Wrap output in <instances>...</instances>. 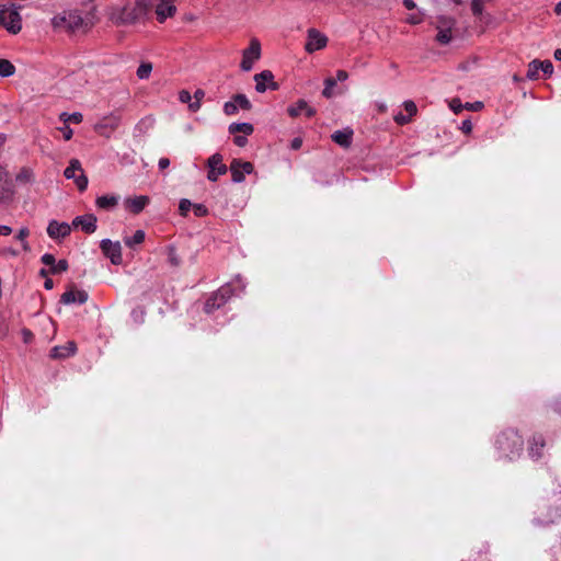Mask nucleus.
Instances as JSON below:
<instances>
[{"label":"nucleus","instance_id":"f257e3e1","mask_svg":"<svg viewBox=\"0 0 561 561\" xmlns=\"http://www.w3.org/2000/svg\"><path fill=\"white\" fill-rule=\"evenodd\" d=\"M151 9L152 3L148 0H135L133 4L114 9L110 19L115 25H131L145 20Z\"/></svg>","mask_w":561,"mask_h":561},{"label":"nucleus","instance_id":"f03ea898","mask_svg":"<svg viewBox=\"0 0 561 561\" xmlns=\"http://www.w3.org/2000/svg\"><path fill=\"white\" fill-rule=\"evenodd\" d=\"M245 284L240 276H237L232 282L221 286L216 293H214L205 302V311L210 313L216 309L220 308L227 302V300L237 294L243 291Z\"/></svg>","mask_w":561,"mask_h":561},{"label":"nucleus","instance_id":"7ed1b4c3","mask_svg":"<svg viewBox=\"0 0 561 561\" xmlns=\"http://www.w3.org/2000/svg\"><path fill=\"white\" fill-rule=\"evenodd\" d=\"M51 25L57 32L75 33L84 30L88 24L76 11H65L51 19Z\"/></svg>","mask_w":561,"mask_h":561},{"label":"nucleus","instance_id":"20e7f679","mask_svg":"<svg viewBox=\"0 0 561 561\" xmlns=\"http://www.w3.org/2000/svg\"><path fill=\"white\" fill-rule=\"evenodd\" d=\"M496 445L505 457L513 458L520 454L523 439L516 431L507 430L499 435Z\"/></svg>","mask_w":561,"mask_h":561},{"label":"nucleus","instance_id":"39448f33","mask_svg":"<svg viewBox=\"0 0 561 561\" xmlns=\"http://www.w3.org/2000/svg\"><path fill=\"white\" fill-rule=\"evenodd\" d=\"M20 7L14 4L0 5V25L10 34H18L22 30V18L19 12Z\"/></svg>","mask_w":561,"mask_h":561},{"label":"nucleus","instance_id":"423d86ee","mask_svg":"<svg viewBox=\"0 0 561 561\" xmlns=\"http://www.w3.org/2000/svg\"><path fill=\"white\" fill-rule=\"evenodd\" d=\"M122 116L118 112H111L101 117L94 125L93 129L100 136L110 138L119 127Z\"/></svg>","mask_w":561,"mask_h":561},{"label":"nucleus","instance_id":"0eeeda50","mask_svg":"<svg viewBox=\"0 0 561 561\" xmlns=\"http://www.w3.org/2000/svg\"><path fill=\"white\" fill-rule=\"evenodd\" d=\"M456 25V20L450 16L440 15L437 18L436 28L437 35L436 39L440 44H449L453 39V30Z\"/></svg>","mask_w":561,"mask_h":561},{"label":"nucleus","instance_id":"6e6552de","mask_svg":"<svg viewBox=\"0 0 561 561\" xmlns=\"http://www.w3.org/2000/svg\"><path fill=\"white\" fill-rule=\"evenodd\" d=\"M260 57L261 44L256 38H252L249 47L242 53L241 69L243 71H250Z\"/></svg>","mask_w":561,"mask_h":561},{"label":"nucleus","instance_id":"1a4fd4ad","mask_svg":"<svg viewBox=\"0 0 561 561\" xmlns=\"http://www.w3.org/2000/svg\"><path fill=\"white\" fill-rule=\"evenodd\" d=\"M64 174L67 179H72L80 191H84L87 188L88 178L84 175L79 160H70L69 165L65 169Z\"/></svg>","mask_w":561,"mask_h":561},{"label":"nucleus","instance_id":"9d476101","mask_svg":"<svg viewBox=\"0 0 561 561\" xmlns=\"http://www.w3.org/2000/svg\"><path fill=\"white\" fill-rule=\"evenodd\" d=\"M328 44V37L316 28L307 31V42L305 49L307 53L312 54L317 50L323 49Z\"/></svg>","mask_w":561,"mask_h":561},{"label":"nucleus","instance_id":"9b49d317","mask_svg":"<svg viewBox=\"0 0 561 561\" xmlns=\"http://www.w3.org/2000/svg\"><path fill=\"white\" fill-rule=\"evenodd\" d=\"M174 0H148L152 3L157 20L163 23L167 19L172 18L176 13V7L173 4Z\"/></svg>","mask_w":561,"mask_h":561},{"label":"nucleus","instance_id":"f8f14e48","mask_svg":"<svg viewBox=\"0 0 561 561\" xmlns=\"http://www.w3.org/2000/svg\"><path fill=\"white\" fill-rule=\"evenodd\" d=\"M100 248L104 255L108 257L113 264H122V245L118 241L113 242L110 239H104L101 241Z\"/></svg>","mask_w":561,"mask_h":561},{"label":"nucleus","instance_id":"ddd939ff","mask_svg":"<svg viewBox=\"0 0 561 561\" xmlns=\"http://www.w3.org/2000/svg\"><path fill=\"white\" fill-rule=\"evenodd\" d=\"M255 90L259 93H264L267 89L278 90L277 82L274 81V75L271 70H263L254 76Z\"/></svg>","mask_w":561,"mask_h":561},{"label":"nucleus","instance_id":"4468645a","mask_svg":"<svg viewBox=\"0 0 561 561\" xmlns=\"http://www.w3.org/2000/svg\"><path fill=\"white\" fill-rule=\"evenodd\" d=\"M254 168L251 162L241 161L238 159L232 160L230 163V172L232 176V181L234 183H241L244 181L245 174H251Z\"/></svg>","mask_w":561,"mask_h":561},{"label":"nucleus","instance_id":"2eb2a0df","mask_svg":"<svg viewBox=\"0 0 561 561\" xmlns=\"http://www.w3.org/2000/svg\"><path fill=\"white\" fill-rule=\"evenodd\" d=\"M207 165V179L211 182H216L220 175L227 172V167L226 164L222 163V157L219 153H215L211 157H209Z\"/></svg>","mask_w":561,"mask_h":561},{"label":"nucleus","instance_id":"dca6fc26","mask_svg":"<svg viewBox=\"0 0 561 561\" xmlns=\"http://www.w3.org/2000/svg\"><path fill=\"white\" fill-rule=\"evenodd\" d=\"M15 195V190L7 180V171L0 164V204L10 203Z\"/></svg>","mask_w":561,"mask_h":561},{"label":"nucleus","instance_id":"f3484780","mask_svg":"<svg viewBox=\"0 0 561 561\" xmlns=\"http://www.w3.org/2000/svg\"><path fill=\"white\" fill-rule=\"evenodd\" d=\"M89 295L85 290L70 288L61 295L60 301L65 305L78 304L83 305L87 302Z\"/></svg>","mask_w":561,"mask_h":561},{"label":"nucleus","instance_id":"a211bd4d","mask_svg":"<svg viewBox=\"0 0 561 561\" xmlns=\"http://www.w3.org/2000/svg\"><path fill=\"white\" fill-rule=\"evenodd\" d=\"M72 227L80 228L85 233H93L96 229V217L92 214L78 216L72 220Z\"/></svg>","mask_w":561,"mask_h":561},{"label":"nucleus","instance_id":"6ab92c4d","mask_svg":"<svg viewBox=\"0 0 561 561\" xmlns=\"http://www.w3.org/2000/svg\"><path fill=\"white\" fill-rule=\"evenodd\" d=\"M71 231V226L67 222H59L51 220L47 227V233L51 239H59L67 237Z\"/></svg>","mask_w":561,"mask_h":561},{"label":"nucleus","instance_id":"aec40b11","mask_svg":"<svg viewBox=\"0 0 561 561\" xmlns=\"http://www.w3.org/2000/svg\"><path fill=\"white\" fill-rule=\"evenodd\" d=\"M403 108L405 112H408V115L398 113L393 116V121L401 126L409 124L412 117L415 116L417 113L416 104L411 100L403 102Z\"/></svg>","mask_w":561,"mask_h":561},{"label":"nucleus","instance_id":"412c9836","mask_svg":"<svg viewBox=\"0 0 561 561\" xmlns=\"http://www.w3.org/2000/svg\"><path fill=\"white\" fill-rule=\"evenodd\" d=\"M148 204L149 197L146 195L129 197L124 202L126 209L133 214H139Z\"/></svg>","mask_w":561,"mask_h":561},{"label":"nucleus","instance_id":"4be33fe9","mask_svg":"<svg viewBox=\"0 0 561 561\" xmlns=\"http://www.w3.org/2000/svg\"><path fill=\"white\" fill-rule=\"evenodd\" d=\"M287 112L291 117H297L301 114H305L307 117H312L316 114V110L309 106L305 100H299L297 103L289 106Z\"/></svg>","mask_w":561,"mask_h":561},{"label":"nucleus","instance_id":"5701e85b","mask_svg":"<svg viewBox=\"0 0 561 561\" xmlns=\"http://www.w3.org/2000/svg\"><path fill=\"white\" fill-rule=\"evenodd\" d=\"M352 137H353V130L350 128L336 130L332 134V140L335 144H337L344 148H347L351 146Z\"/></svg>","mask_w":561,"mask_h":561},{"label":"nucleus","instance_id":"b1692460","mask_svg":"<svg viewBox=\"0 0 561 561\" xmlns=\"http://www.w3.org/2000/svg\"><path fill=\"white\" fill-rule=\"evenodd\" d=\"M76 353V344L75 342H68L62 346H55L50 351V356L53 358H66Z\"/></svg>","mask_w":561,"mask_h":561},{"label":"nucleus","instance_id":"393cba45","mask_svg":"<svg viewBox=\"0 0 561 561\" xmlns=\"http://www.w3.org/2000/svg\"><path fill=\"white\" fill-rule=\"evenodd\" d=\"M15 181L20 185L33 184L35 182L34 171L28 167H23L15 175Z\"/></svg>","mask_w":561,"mask_h":561},{"label":"nucleus","instance_id":"a878e982","mask_svg":"<svg viewBox=\"0 0 561 561\" xmlns=\"http://www.w3.org/2000/svg\"><path fill=\"white\" fill-rule=\"evenodd\" d=\"M545 447V439L541 436H535L529 445V455L533 458H539Z\"/></svg>","mask_w":561,"mask_h":561},{"label":"nucleus","instance_id":"bb28decb","mask_svg":"<svg viewBox=\"0 0 561 561\" xmlns=\"http://www.w3.org/2000/svg\"><path fill=\"white\" fill-rule=\"evenodd\" d=\"M254 128L250 123H232L229 126V131L231 134L242 133L244 135H251Z\"/></svg>","mask_w":561,"mask_h":561},{"label":"nucleus","instance_id":"cd10ccee","mask_svg":"<svg viewBox=\"0 0 561 561\" xmlns=\"http://www.w3.org/2000/svg\"><path fill=\"white\" fill-rule=\"evenodd\" d=\"M117 203L118 198L116 196L104 195L96 198V205L100 208H111L116 206Z\"/></svg>","mask_w":561,"mask_h":561},{"label":"nucleus","instance_id":"c85d7f7f","mask_svg":"<svg viewBox=\"0 0 561 561\" xmlns=\"http://www.w3.org/2000/svg\"><path fill=\"white\" fill-rule=\"evenodd\" d=\"M145 231L144 230H137L133 237H126L124 239V242L127 247L134 248L137 244H140L145 241Z\"/></svg>","mask_w":561,"mask_h":561},{"label":"nucleus","instance_id":"c756f323","mask_svg":"<svg viewBox=\"0 0 561 561\" xmlns=\"http://www.w3.org/2000/svg\"><path fill=\"white\" fill-rule=\"evenodd\" d=\"M59 119L62 121L66 125L69 123L79 124L82 122L83 116L79 112H75L71 114L64 112L59 115Z\"/></svg>","mask_w":561,"mask_h":561},{"label":"nucleus","instance_id":"7c9ffc66","mask_svg":"<svg viewBox=\"0 0 561 561\" xmlns=\"http://www.w3.org/2000/svg\"><path fill=\"white\" fill-rule=\"evenodd\" d=\"M15 67L13 64L8 59L0 58V76L1 77H10L14 75Z\"/></svg>","mask_w":561,"mask_h":561},{"label":"nucleus","instance_id":"2f4dec72","mask_svg":"<svg viewBox=\"0 0 561 561\" xmlns=\"http://www.w3.org/2000/svg\"><path fill=\"white\" fill-rule=\"evenodd\" d=\"M30 234V230L26 227H23L19 230V232L15 236V239L19 240L22 244V249L24 251H30V244L26 241V238Z\"/></svg>","mask_w":561,"mask_h":561},{"label":"nucleus","instance_id":"473e14b6","mask_svg":"<svg viewBox=\"0 0 561 561\" xmlns=\"http://www.w3.org/2000/svg\"><path fill=\"white\" fill-rule=\"evenodd\" d=\"M152 71V65L150 62H142L137 69V77L140 80L148 79Z\"/></svg>","mask_w":561,"mask_h":561},{"label":"nucleus","instance_id":"72a5a7b5","mask_svg":"<svg viewBox=\"0 0 561 561\" xmlns=\"http://www.w3.org/2000/svg\"><path fill=\"white\" fill-rule=\"evenodd\" d=\"M232 100L238 105V108H242V110H247L248 111L252 106L250 101H249V99L244 94H236L232 98Z\"/></svg>","mask_w":561,"mask_h":561},{"label":"nucleus","instance_id":"f704fd0d","mask_svg":"<svg viewBox=\"0 0 561 561\" xmlns=\"http://www.w3.org/2000/svg\"><path fill=\"white\" fill-rule=\"evenodd\" d=\"M540 61L539 60H533L529 65H528V70H527V78L530 79V80H534L537 78L538 76V71L540 70V66H539Z\"/></svg>","mask_w":561,"mask_h":561},{"label":"nucleus","instance_id":"c9c22d12","mask_svg":"<svg viewBox=\"0 0 561 561\" xmlns=\"http://www.w3.org/2000/svg\"><path fill=\"white\" fill-rule=\"evenodd\" d=\"M336 80L332 78H328L324 81V89L322 91V95L327 99H330L332 96V89L335 87Z\"/></svg>","mask_w":561,"mask_h":561},{"label":"nucleus","instance_id":"e433bc0d","mask_svg":"<svg viewBox=\"0 0 561 561\" xmlns=\"http://www.w3.org/2000/svg\"><path fill=\"white\" fill-rule=\"evenodd\" d=\"M193 208L191 201L183 198L180 201L179 210L182 216H186L187 213Z\"/></svg>","mask_w":561,"mask_h":561},{"label":"nucleus","instance_id":"4c0bfd02","mask_svg":"<svg viewBox=\"0 0 561 561\" xmlns=\"http://www.w3.org/2000/svg\"><path fill=\"white\" fill-rule=\"evenodd\" d=\"M238 105L236 104V102H233V100L228 101L224 104V112L226 115H234L238 112Z\"/></svg>","mask_w":561,"mask_h":561},{"label":"nucleus","instance_id":"58836bf2","mask_svg":"<svg viewBox=\"0 0 561 561\" xmlns=\"http://www.w3.org/2000/svg\"><path fill=\"white\" fill-rule=\"evenodd\" d=\"M68 270V262L66 260H60L58 262L55 261V264L51 268L53 274H58Z\"/></svg>","mask_w":561,"mask_h":561},{"label":"nucleus","instance_id":"ea45409f","mask_svg":"<svg viewBox=\"0 0 561 561\" xmlns=\"http://www.w3.org/2000/svg\"><path fill=\"white\" fill-rule=\"evenodd\" d=\"M465 104L461 103V101L457 98L451 99L449 102V107L455 114H459L463 108Z\"/></svg>","mask_w":561,"mask_h":561},{"label":"nucleus","instance_id":"a19ab883","mask_svg":"<svg viewBox=\"0 0 561 561\" xmlns=\"http://www.w3.org/2000/svg\"><path fill=\"white\" fill-rule=\"evenodd\" d=\"M484 0H472L471 10L474 15H481L483 12Z\"/></svg>","mask_w":561,"mask_h":561},{"label":"nucleus","instance_id":"79ce46f5","mask_svg":"<svg viewBox=\"0 0 561 561\" xmlns=\"http://www.w3.org/2000/svg\"><path fill=\"white\" fill-rule=\"evenodd\" d=\"M539 66H540V70L546 76H551L553 73V66H552V62L550 60L540 61Z\"/></svg>","mask_w":561,"mask_h":561},{"label":"nucleus","instance_id":"37998d69","mask_svg":"<svg viewBox=\"0 0 561 561\" xmlns=\"http://www.w3.org/2000/svg\"><path fill=\"white\" fill-rule=\"evenodd\" d=\"M193 211L196 217H204L207 215L208 209L203 204H193Z\"/></svg>","mask_w":561,"mask_h":561},{"label":"nucleus","instance_id":"c03bdc74","mask_svg":"<svg viewBox=\"0 0 561 561\" xmlns=\"http://www.w3.org/2000/svg\"><path fill=\"white\" fill-rule=\"evenodd\" d=\"M423 21V13L421 11L412 13L407 18V22L410 24H420Z\"/></svg>","mask_w":561,"mask_h":561},{"label":"nucleus","instance_id":"a18cd8bd","mask_svg":"<svg viewBox=\"0 0 561 561\" xmlns=\"http://www.w3.org/2000/svg\"><path fill=\"white\" fill-rule=\"evenodd\" d=\"M169 262L173 266H178L180 264V259L173 248L169 249Z\"/></svg>","mask_w":561,"mask_h":561},{"label":"nucleus","instance_id":"49530a36","mask_svg":"<svg viewBox=\"0 0 561 561\" xmlns=\"http://www.w3.org/2000/svg\"><path fill=\"white\" fill-rule=\"evenodd\" d=\"M41 260H42L43 264L50 266V270L53 268L55 261H56L55 256L49 253L44 254Z\"/></svg>","mask_w":561,"mask_h":561},{"label":"nucleus","instance_id":"de8ad7c7","mask_svg":"<svg viewBox=\"0 0 561 561\" xmlns=\"http://www.w3.org/2000/svg\"><path fill=\"white\" fill-rule=\"evenodd\" d=\"M463 106L466 110H469V111H480L483 107V103L480 101H477L473 103H466Z\"/></svg>","mask_w":561,"mask_h":561},{"label":"nucleus","instance_id":"09e8293b","mask_svg":"<svg viewBox=\"0 0 561 561\" xmlns=\"http://www.w3.org/2000/svg\"><path fill=\"white\" fill-rule=\"evenodd\" d=\"M59 129L62 133L65 140H70L72 138L73 130L68 125H65Z\"/></svg>","mask_w":561,"mask_h":561},{"label":"nucleus","instance_id":"8fccbe9b","mask_svg":"<svg viewBox=\"0 0 561 561\" xmlns=\"http://www.w3.org/2000/svg\"><path fill=\"white\" fill-rule=\"evenodd\" d=\"M191 99H192L191 93L186 90H183L179 93V100L182 103H190Z\"/></svg>","mask_w":561,"mask_h":561},{"label":"nucleus","instance_id":"3c124183","mask_svg":"<svg viewBox=\"0 0 561 561\" xmlns=\"http://www.w3.org/2000/svg\"><path fill=\"white\" fill-rule=\"evenodd\" d=\"M460 129H461L465 134H469V133H471V130H472V123H471L469 119L463 121V122L461 123Z\"/></svg>","mask_w":561,"mask_h":561},{"label":"nucleus","instance_id":"603ef678","mask_svg":"<svg viewBox=\"0 0 561 561\" xmlns=\"http://www.w3.org/2000/svg\"><path fill=\"white\" fill-rule=\"evenodd\" d=\"M170 165V160L168 158H160L158 161V167L160 170H164Z\"/></svg>","mask_w":561,"mask_h":561},{"label":"nucleus","instance_id":"864d4df0","mask_svg":"<svg viewBox=\"0 0 561 561\" xmlns=\"http://www.w3.org/2000/svg\"><path fill=\"white\" fill-rule=\"evenodd\" d=\"M348 78V73L345 70H339L336 72V80L337 81H345Z\"/></svg>","mask_w":561,"mask_h":561},{"label":"nucleus","instance_id":"5fc2aeb1","mask_svg":"<svg viewBox=\"0 0 561 561\" xmlns=\"http://www.w3.org/2000/svg\"><path fill=\"white\" fill-rule=\"evenodd\" d=\"M234 144L239 147H243L247 144V138L243 136H236L233 139Z\"/></svg>","mask_w":561,"mask_h":561},{"label":"nucleus","instance_id":"6e6d98bb","mask_svg":"<svg viewBox=\"0 0 561 561\" xmlns=\"http://www.w3.org/2000/svg\"><path fill=\"white\" fill-rule=\"evenodd\" d=\"M12 232V228L5 225H0V236H9Z\"/></svg>","mask_w":561,"mask_h":561},{"label":"nucleus","instance_id":"4d7b16f0","mask_svg":"<svg viewBox=\"0 0 561 561\" xmlns=\"http://www.w3.org/2000/svg\"><path fill=\"white\" fill-rule=\"evenodd\" d=\"M188 108L192 111V112H197L199 108H201V102L198 101H194V102H191L188 103Z\"/></svg>","mask_w":561,"mask_h":561},{"label":"nucleus","instance_id":"13d9d810","mask_svg":"<svg viewBox=\"0 0 561 561\" xmlns=\"http://www.w3.org/2000/svg\"><path fill=\"white\" fill-rule=\"evenodd\" d=\"M301 145H302V140H301V138H295V139H293V141H291V148H293L294 150L299 149V148L301 147Z\"/></svg>","mask_w":561,"mask_h":561},{"label":"nucleus","instance_id":"bf43d9fd","mask_svg":"<svg viewBox=\"0 0 561 561\" xmlns=\"http://www.w3.org/2000/svg\"><path fill=\"white\" fill-rule=\"evenodd\" d=\"M204 96H205V92L201 89L196 90L194 93V99L198 102H202Z\"/></svg>","mask_w":561,"mask_h":561},{"label":"nucleus","instance_id":"052dcab7","mask_svg":"<svg viewBox=\"0 0 561 561\" xmlns=\"http://www.w3.org/2000/svg\"><path fill=\"white\" fill-rule=\"evenodd\" d=\"M403 4L408 10H413L416 8V4L413 0H403Z\"/></svg>","mask_w":561,"mask_h":561},{"label":"nucleus","instance_id":"680f3d73","mask_svg":"<svg viewBox=\"0 0 561 561\" xmlns=\"http://www.w3.org/2000/svg\"><path fill=\"white\" fill-rule=\"evenodd\" d=\"M22 334H23V337H24L25 342L31 341V339L33 336L32 332L26 330V329L22 331Z\"/></svg>","mask_w":561,"mask_h":561},{"label":"nucleus","instance_id":"e2e57ef3","mask_svg":"<svg viewBox=\"0 0 561 561\" xmlns=\"http://www.w3.org/2000/svg\"><path fill=\"white\" fill-rule=\"evenodd\" d=\"M5 141H7V135L3 133H0V149L3 147Z\"/></svg>","mask_w":561,"mask_h":561},{"label":"nucleus","instance_id":"0e129e2a","mask_svg":"<svg viewBox=\"0 0 561 561\" xmlns=\"http://www.w3.org/2000/svg\"><path fill=\"white\" fill-rule=\"evenodd\" d=\"M44 287L46 289H51L53 288V280L51 279H46L45 283H44Z\"/></svg>","mask_w":561,"mask_h":561},{"label":"nucleus","instance_id":"69168bd1","mask_svg":"<svg viewBox=\"0 0 561 561\" xmlns=\"http://www.w3.org/2000/svg\"><path fill=\"white\" fill-rule=\"evenodd\" d=\"M553 56L557 60L561 61V48L556 49Z\"/></svg>","mask_w":561,"mask_h":561},{"label":"nucleus","instance_id":"338daca9","mask_svg":"<svg viewBox=\"0 0 561 561\" xmlns=\"http://www.w3.org/2000/svg\"><path fill=\"white\" fill-rule=\"evenodd\" d=\"M554 11L557 14H561V1L556 4Z\"/></svg>","mask_w":561,"mask_h":561},{"label":"nucleus","instance_id":"774afa93","mask_svg":"<svg viewBox=\"0 0 561 561\" xmlns=\"http://www.w3.org/2000/svg\"><path fill=\"white\" fill-rule=\"evenodd\" d=\"M3 253H9V254H11V255H16V254H18V253H16L14 250H12V249H5V250H3Z\"/></svg>","mask_w":561,"mask_h":561}]
</instances>
